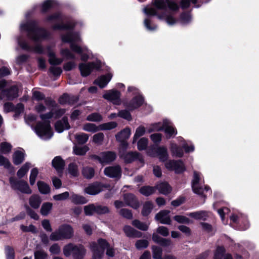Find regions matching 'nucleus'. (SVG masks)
I'll list each match as a JSON object with an SVG mask.
<instances>
[{
  "label": "nucleus",
  "instance_id": "nucleus-1",
  "mask_svg": "<svg viewBox=\"0 0 259 259\" xmlns=\"http://www.w3.org/2000/svg\"><path fill=\"white\" fill-rule=\"evenodd\" d=\"M90 248L93 252V258L92 259H101L104 252V249H107L106 254L109 257H113L114 255V249L110 247L108 243L105 240L100 239L98 240V244L93 242L90 244Z\"/></svg>",
  "mask_w": 259,
  "mask_h": 259
},
{
  "label": "nucleus",
  "instance_id": "nucleus-2",
  "mask_svg": "<svg viewBox=\"0 0 259 259\" xmlns=\"http://www.w3.org/2000/svg\"><path fill=\"white\" fill-rule=\"evenodd\" d=\"M62 40L64 42L71 43L70 47L71 50L81 55V59L83 61L88 60L89 56L86 54V53H89V51L87 48L84 47L80 48L74 44L75 42H79L81 38L79 35L77 33L74 34H67L62 36Z\"/></svg>",
  "mask_w": 259,
  "mask_h": 259
},
{
  "label": "nucleus",
  "instance_id": "nucleus-3",
  "mask_svg": "<svg viewBox=\"0 0 259 259\" xmlns=\"http://www.w3.org/2000/svg\"><path fill=\"white\" fill-rule=\"evenodd\" d=\"M21 31H26L28 32L29 37L34 40L37 41L45 37V31L38 29L33 23L27 22L21 25Z\"/></svg>",
  "mask_w": 259,
  "mask_h": 259
},
{
  "label": "nucleus",
  "instance_id": "nucleus-4",
  "mask_svg": "<svg viewBox=\"0 0 259 259\" xmlns=\"http://www.w3.org/2000/svg\"><path fill=\"white\" fill-rule=\"evenodd\" d=\"M73 231L72 227L69 225H63L59 229L52 233L50 239L53 241H57L63 239H69L72 237Z\"/></svg>",
  "mask_w": 259,
  "mask_h": 259
},
{
  "label": "nucleus",
  "instance_id": "nucleus-5",
  "mask_svg": "<svg viewBox=\"0 0 259 259\" xmlns=\"http://www.w3.org/2000/svg\"><path fill=\"white\" fill-rule=\"evenodd\" d=\"M35 131L37 135L44 140L49 139L53 135L50 125L47 121L38 123L35 128Z\"/></svg>",
  "mask_w": 259,
  "mask_h": 259
},
{
  "label": "nucleus",
  "instance_id": "nucleus-6",
  "mask_svg": "<svg viewBox=\"0 0 259 259\" xmlns=\"http://www.w3.org/2000/svg\"><path fill=\"white\" fill-rule=\"evenodd\" d=\"M201 174L196 171L194 172L193 179L192 181V187L193 192L198 195H205V191L210 190L208 186H205L204 189L200 186L199 182L201 181Z\"/></svg>",
  "mask_w": 259,
  "mask_h": 259
},
{
  "label": "nucleus",
  "instance_id": "nucleus-7",
  "mask_svg": "<svg viewBox=\"0 0 259 259\" xmlns=\"http://www.w3.org/2000/svg\"><path fill=\"white\" fill-rule=\"evenodd\" d=\"M116 157V154L111 151L102 152L99 155H94L92 156L93 159L98 160L102 164H107L112 162Z\"/></svg>",
  "mask_w": 259,
  "mask_h": 259
},
{
  "label": "nucleus",
  "instance_id": "nucleus-8",
  "mask_svg": "<svg viewBox=\"0 0 259 259\" xmlns=\"http://www.w3.org/2000/svg\"><path fill=\"white\" fill-rule=\"evenodd\" d=\"M101 67V62L97 61L91 63H81L79 66L81 74L83 76L89 75L94 70H98Z\"/></svg>",
  "mask_w": 259,
  "mask_h": 259
},
{
  "label": "nucleus",
  "instance_id": "nucleus-9",
  "mask_svg": "<svg viewBox=\"0 0 259 259\" xmlns=\"http://www.w3.org/2000/svg\"><path fill=\"white\" fill-rule=\"evenodd\" d=\"M154 129L156 131H161L164 130L167 138H170L173 135H176L177 133V130L171 125V123L168 120H164L163 125H161L160 123L154 125Z\"/></svg>",
  "mask_w": 259,
  "mask_h": 259
},
{
  "label": "nucleus",
  "instance_id": "nucleus-10",
  "mask_svg": "<svg viewBox=\"0 0 259 259\" xmlns=\"http://www.w3.org/2000/svg\"><path fill=\"white\" fill-rule=\"evenodd\" d=\"M10 183L12 187L15 190H18L23 193L31 194L32 191L28 184L24 181H16L13 179H10Z\"/></svg>",
  "mask_w": 259,
  "mask_h": 259
},
{
  "label": "nucleus",
  "instance_id": "nucleus-11",
  "mask_svg": "<svg viewBox=\"0 0 259 259\" xmlns=\"http://www.w3.org/2000/svg\"><path fill=\"white\" fill-rule=\"evenodd\" d=\"M103 97L114 104L119 105L121 103L120 93L116 90H109L105 92Z\"/></svg>",
  "mask_w": 259,
  "mask_h": 259
},
{
  "label": "nucleus",
  "instance_id": "nucleus-12",
  "mask_svg": "<svg viewBox=\"0 0 259 259\" xmlns=\"http://www.w3.org/2000/svg\"><path fill=\"white\" fill-rule=\"evenodd\" d=\"M165 166L167 169L174 170L176 173H181L185 170L184 165L181 160H168L165 162Z\"/></svg>",
  "mask_w": 259,
  "mask_h": 259
},
{
  "label": "nucleus",
  "instance_id": "nucleus-13",
  "mask_svg": "<svg viewBox=\"0 0 259 259\" xmlns=\"http://www.w3.org/2000/svg\"><path fill=\"white\" fill-rule=\"evenodd\" d=\"M170 212L169 210H161L156 214L155 219L161 224L170 225L171 222Z\"/></svg>",
  "mask_w": 259,
  "mask_h": 259
},
{
  "label": "nucleus",
  "instance_id": "nucleus-14",
  "mask_svg": "<svg viewBox=\"0 0 259 259\" xmlns=\"http://www.w3.org/2000/svg\"><path fill=\"white\" fill-rule=\"evenodd\" d=\"M104 172L106 176L110 178L119 179L121 177V168L118 165L107 167Z\"/></svg>",
  "mask_w": 259,
  "mask_h": 259
},
{
  "label": "nucleus",
  "instance_id": "nucleus-15",
  "mask_svg": "<svg viewBox=\"0 0 259 259\" xmlns=\"http://www.w3.org/2000/svg\"><path fill=\"white\" fill-rule=\"evenodd\" d=\"M120 156L124 159L126 163H130L136 159H138L142 164L144 163L143 157L136 152H131L127 153H122L120 151Z\"/></svg>",
  "mask_w": 259,
  "mask_h": 259
},
{
  "label": "nucleus",
  "instance_id": "nucleus-16",
  "mask_svg": "<svg viewBox=\"0 0 259 259\" xmlns=\"http://www.w3.org/2000/svg\"><path fill=\"white\" fill-rule=\"evenodd\" d=\"M124 201L126 205L135 209L139 207V203L136 197L132 194H126L124 195Z\"/></svg>",
  "mask_w": 259,
  "mask_h": 259
},
{
  "label": "nucleus",
  "instance_id": "nucleus-17",
  "mask_svg": "<svg viewBox=\"0 0 259 259\" xmlns=\"http://www.w3.org/2000/svg\"><path fill=\"white\" fill-rule=\"evenodd\" d=\"M131 132V130L128 128H126L121 131L118 134L116 135V138L117 140L120 142H123L122 144V146L123 147L126 148L127 146V144L126 143L124 142V141L128 139L130 135Z\"/></svg>",
  "mask_w": 259,
  "mask_h": 259
},
{
  "label": "nucleus",
  "instance_id": "nucleus-18",
  "mask_svg": "<svg viewBox=\"0 0 259 259\" xmlns=\"http://www.w3.org/2000/svg\"><path fill=\"white\" fill-rule=\"evenodd\" d=\"M35 108L38 113H40V117L43 120L50 119L53 116V110H51L50 112L46 114H41L42 113L46 111L47 108L41 103H39L38 105H37Z\"/></svg>",
  "mask_w": 259,
  "mask_h": 259
},
{
  "label": "nucleus",
  "instance_id": "nucleus-19",
  "mask_svg": "<svg viewBox=\"0 0 259 259\" xmlns=\"http://www.w3.org/2000/svg\"><path fill=\"white\" fill-rule=\"evenodd\" d=\"M103 186L100 184L96 183L89 186L84 189V192L90 195H96L102 191Z\"/></svg>",
  "mask_w": 259,
  "mask_h": 259
},
{
  "label": "nucleus",
  "instance_id": "nucleus-20",
  "mask_svg": "<svg viewBox=\"0 0 259 259\" xmlns=\"http://www.w3.org/2000/svg\"><path fill=\"white\" fill-rule=\"evenodd\" d=\"M123 230L125 235L129 237L140 238L142 236V233L141 232L134 229L130 226H124Z\"/></svg>",
  "mask_w": 259,
  "mask_h": 259
},
{
  "label": "nucleus",
  "instance_id": "nucleus-21",
  "mask_svg": "<svg viewBox=\"0 0 259 259\" xmlns=\"http://www.w3.org/2000/svg\"><path fill=\"white\" fill-rule=\"evenodd\" d=\"M112 74L109 73L106 75L101 76L95 80V83L98 84L101 88H103L106 86L111 80Z\"/></svg>",
  "mask_w": 259,
  "mask_h": 259
},
{
  "label": "nucleus",
  "instance_id": "nucleus-22",
  "mask_svg": "<svg viewBox=\"0 0 259 259\" xmlns=\"http://www.w3.org/2000/svg\"><path fill=\"white\" fill-rule=\"evenodd\" d=\"M70 128V125L68 122L66 118H63L61 120L58 121L55 124L56 130L58 133H61L65 130H68Z\"/></svg>",
  "mask_w": 259,
  "mask_h": 259
},
{
  "label": "nucleus",
  "instance_id": "nucleus-23",
  "mask_svg": "<svg viewBox=\"0 0 259 259\" xmlns=\"http://www.w3.org/2000/svg\"><path fill=\"white\" fill-rule=\"evenodd\" d=\"M144 103V99L141 96H138L132 99L128 107L130 110L135 109L141 106Z\"/></svg>",
  "mask_w": 259,
  "mask_h": 259
},
{
  "label": "nucleus",
  "instance_id": "nucleus-24",
  "mask_svg": "<svg viewBox=\"0 0 259 259\" xmlns=\"http://www.w3.org/2000/svg\"><path fill=\"white\" fill-rule=\"evenodd\" d=\"M86 251L82 245H75L73 256L74 259H82Z\"/></svg>",
  "mask_w": 259,
  "mask_h": 259
},
{
  "label": "nucleus",
  "instance_id": "nucleus-25",
  "mask_svg": "<svg viewBox=\"0 0 259 259\" xmlns=\"http://www.w3.org/2000/svg\"><path fill=\"white\" fill-rule=\"evenodd\" d=\"M25 153L23 151L18 150L13 155V161L16 165L21 163L24 160Z\"/></svg>",
  "mask_w": 259,
  "mask_h": 259
},
{
  "label": "nucleus",
  "instance_id": "nucleus-26",
  "mask_svg": "<svg viewBox=\"0 0 259 259\" xmlns=\"http://www.w3.org/2000/svg\"><path fill=\"white\" fill-rule=\"evenodd\" d=\"M41 202L40 197L37 195H32L29 199V203L31 207L34 209H37Z\"/></svg>",
  "mask_w": 259,
  "mask_h": 259
},
{
  "label": "nucleus",
  "instance_id": "nucleus-27",
  "mask_svg": "<svg viewBox=\"0 0 259 259\" xmlns=\"http://www.w3.org/2000/svg\"><path fill=\"white\" fill-rule=\"evenodd\" d=\"M156 187L159 192L163 194H167L171 191L170 186L166 182L159 183Z\"/></svg>",
  "mask_w": 259,
  "mask_h": 259
},
{
  "label": "nucleus",
  "instance_id": "nucleus-28",
  "mask_svg": "<svg viewBox=\"0 0 259 259\" xmlns=\"http://www.w3.org/2000/svg\"><path fill=\"white\" fill-rule=\"evenodd\" d=\"M52 165L58 171L62 170L64 166V162L59 156H57L52 161Z\"/></svg>",
  "mask_w": 259,
  "mask_h": 259
},
{
  "label": "nucleus",
  "instance_id": "nucleus-29",
  "mask_svg": "<svg viewBox=\"0 0 259 259\" xmlns=\"http://www.w3.org/2000/svg\"><path fill=\"white\" fill-rule=\"evenodd\" d=\"M18 89L17 87L13 86L9 90L5 92L4 94H6L8 100H12L18 96Z\"/></svg>",
  "mask_w": 259,
  "mask_h": 259
},
{
  "label": "nucleus",
  "instance_id": "nucleus-30",
  "mask_svg": "<svg viewBox=\"0 0 259 259\" xmlns=\"http://www.w3.org/2000/svg\"><path fill=\"white\" fill-rule=\"evenodd\" d=\"M71 202L75 204H84L87 202V200L83 196L73 193L70 197Z\"/></svg>",
  "mask_w": 259,
  "mask_h": 259
},
{
  "label": "nucleus",
  "instance_id": "nucleus-31",
  "mask_svg": "<svg viewBox=\"0 0 259 259\" xmlns=\"http://www.w3.org/2000/svg\"><path fill=\"white\" fill-rule=\"evenodd\" d=\"M155 191V188L149 186H145L139 189L140 193L146 196H148L153 194Z\"/></svg>",
  "mask_w": 259,
  "mask_h": 259
},
{
  "label": "nucleus",
  "instance_id": "nucleus-32",
  "mask_svg": "<svg viewBox=\"0 0 259 259\" xmlns=\"http://www.w3.org/2000/svg\"><path fill=\"white\" fill-rule=\"evenodd\" d=\"M156 152L159 159L161 161L166 160L168 158L167 150L164 147H159L156 149Z\"/></svg>",
  "mask_w": 259,
  "mask_h": 259
},
{
  "label": "nucleus",
  "instance_id": "nucleus-33",
  "mask_svg": "<svg viewBox=\"0 0 259 259\" xmlns=\"http://www.w3.org/2000/svg\"><path fill=\"white\" fill-rule=\"evenodd\" d=\"M37 185L39 191L41 194H47L50 192V187L48 184L44 182L38 181Z\"/></svg>",
  "mask_w": 259,
  "mask_h": 259
},
{
  "label": "nucleus",
  "instance_id": "nucleus-34",
  "mask_svg": "<svg viewBox=\"0 0 259 259\" xmlns=\"http://www.w3.org/2000/svg\"><path fill=\"white\" fill-rule=\"evenodd\" d=\"M53 204L50 202H46L42 204L41 209L40 213L42 215H47L52 210Z\"/></svg>",
  "mask_w": 259,
  "mask_h": 259
},
{
  "label": "nucleus",
  "instance_id": "nucleus-35",
  "mask_svg": "<svg viewBox=\"0 0 259 259\" xmlns=\"http://www.w3.org/2000/svg\"><path fill=\"white\" fill-rule=\"evenodd\" d=\"M31 167V164L29 162L25 163L17 172V176L19 178L23 177Z\"/></svg>",
  "mask_w": 259,
  "mask_h": 259
},
{
  "label": "nucleus",
  "instance_id": "nucleus-36",
  "mask_svg": "<svg viewBox=\"0 0 259 259\" xmlns=\"http://www.w3.org/2000/svg\"><path fill=\"white\" fill-rule=\"evenodd\" d=\"M153 207V204L150 201L146 202L143 207L142 213L143 215L146 216L148 215L152 210Z\"/></svg>",
  "mask_w": 259,
  "mask_h": 259
},
{
  "label": "nucleus",
  "instance_id": "nucleus-37",
  "mask_svg": "<svg viewBox=\"0 0 259 259\" xmlns=\"http://www.w3.org/2000/svg\"><path fill=\"white\" fill-rule=\"evenodd\" d=\"M82 174L85 178L91 179L94 177L95 171L92 167L87 166L82 169Z\"/></svg>",
  "mask_w": 259,
  "mask_h": 259
},
{
  "label": "nucleus",
  "instance_id": "nucleus-38",
  "mask_svg": "<svg viewBox=\"0 0 259 259\" xmlns=\"http://www.w3.org/2000/svg\"><path fill=\"white\" fill-rule=\"evenodd\" d=\"M89 150L87 146H75L73 148V151L75 154L77 155H84Z\"/></svg>",
  "mask_w": 259,
  "mask_h": 259
},
{
  "label": "nucleus",
  "instance_id": "nucleus-39",
  "mask_svg": "<svg viewBox=\"0 0 259 259\" xmlns=\"http://www.w3.org/2000/svg\"><path fill=\"white\" fill-rule=\"evenodd\" d=\"M171 151L173 156L181 157L183 155V151L175 144H172L171 146Z\"/></svg>",
  "mask_w": 259,
  "mask_h": 259
},
{
  "label": "nucleus",
  "instance_id": "nucleus-40",
  "mask_svg": "<svg viewBox=\"0 0 259 259\" xmlns=\"http://www.w3.org/2000/svg\"><path fill=\"white\" fill-rule=\"evenodd\" d=\"M132 225L137 228L143 231H146L148 230L149 227V224L141 222L138 220H134L132 222Z\"/></svg>",
  "mask_w": 259,
  "mask_h": 259
},
{
  "label": "nucleus",
  "instance_id": "nucleus-41",
  "mask_svg": "<svg viewBox=\"0 0 259 259\" xmlns=\"http://www.w3.org/2000/svg\"><path fill=\"white\" fill-rule=\"evenodd\" d=\"M82 129L88 132L95 133L98 131L100 128H98L95 124L87 123L83 125Z\"/></svg>",
  "mask_w": 259,
  "mask_h": 259
},
{
  "label": "nucleus",
  "instance_id": "nucleus-42",
  "mask_svg": "<svg viewBox=\"0 0 259 259\" xmlns=\"http://www.w3.org/2000/svg\"><path fill=\"white\" fill-rule=\"evenodd\" d=\"M12 148V145L9 143L2 142L0 144V151L3 154H6L10 153Z\"/></svg>",
  "mask_w": 259,
  "mask_h": 259
},
{
  "label": "nucleus",
  "instance_id": "nucleus-43",
  "mask_svg": "<svg viewBox=\"0 0 259 259\" xmlns=\"http://www.w3.org/2000/svg\"><path fill=\"white\" fill-rule=\"evenodd\" d=\"M74 247L75 245L71 243L65 245L63 249L64 255L66 256H69L71 254L73 255Z\"/></svg>",
  "mask_w": 259,
  "mask_h": 259
},
{
  "label": "nucleus",
  "instance_id": "nucleus-44",
  "mask_svg": "<svg viewBox=\"0 0 259 259\" xmlns=\"http://www.w3.org/2000/svg\"><path fill=\"white\" fill-rule=\"evenodd\" d=\"M189 215L197 220H205L208 216L207 213L204 211L190 213Z\"/></svg>",
  "mask_w": 259,
  "mask_h": 259
},
{
  "label": "nucleus",
  "instance_id": "nucleus-45",
  "mask_svg": "<svg viewBox=\"0 0 259 259\" xmlns=\"http://www.w3.org/2000/svg\"><path fill=\"white\" fill-rule=\"evenodd\" d=\"M153 257L154 259H162V250L161 248L153 246L152 247Z\"/></svg>",
  "mask_w": 259,
  "mask_h": 259
},
{
  "label": "nucleus",
  "instance_id": "nucleus-46",
  "mask_svg": "<svg viewBox=\"0 0 259 259\" xmlns=\"http://www.w3.org/2000/svg\"><path fill=\"white\" fill-rule=\"evenodd\" d=\"M75 139L78 143L84 144L88 141L89 139V136L86 134L81 133L76 135Z\"/></svg>",
  "mask_w": 259,
  "mask_h": 259
},
{
  "label": "nucleus",
  "instance_id": "nucleus-47",
  "mask_svg": "<svg viewBox=\"0 0 259 259\" xmlns=\"http://www.w3.org/2000/svg\"><path fill=\"white\" fill-rule=\"evenodd\" d=\"M68 172L73 177H77L79 172L77 165L75 163H71L68 167Z\"/></svg>",
  "mask_w": 259,
  "mask_h": 259
},
{
  "label": "nucleus",
  "instance_id": "nucleus-48",
  "mask_svg": "<svg viewBox=\"0 0 259 259\" xmlns=\"http://www.w3.org/2000/svg\"><path fill=\"white\" fill-rule=\"evenodd\" d=\"M102 119V116L98 113H93L89 115L87 117V120L91 121H100Z\"/></svg>",
  "mask_w": 259,
  "mask_h": 259
},
{
  "label": "nucleus",
  "instance_id": "nucleus-49",
  "mask_svg": "<svg viewBox=\"0 0 259 259\" xmlns=\"http://www.w3.org/2000/svg\"><path fill=\"white\" fill-rule=\"evenodd\" d=\"M84 213L86 215H91L96 213L95 205L89 204L84 207Z\"/></svg>",
  "mask_w": 259,
  "mask_h": 259
},
{
  "label": "nucleus",
  "instance_id": "nucleus-50",
  "mask_svg": "<svg viewBox=\"0 0 259 259\" xmlns=\"http://www.w3.org/2000/svg\"><path fill=\"white\" fill-rule=\"evenodd\" d=\"M49 62L51 64L57 65L61 63L62 60L60 59L56 58L55 56V54L53 52H50L49 53Z\"/></svg>",
  "mask_w": 259,
  "mask_h": 259
},
{
  "label": "nucleus",
  "instance_id": "nucleus-51",
  "mask_svg": "<svg viewBox=\"0 0 259 259\" xmlns=\"http://www.w3.org/2000/svg\"><path fill=\"white\" fill-rule=\"evenodd\" d=\"M38 174V171L36 168H34L31 170L29 177V182L31 185H33L35 184Z\"/></svg>",
  "mask_w": 259,
  "mask_h": 259
},
{
  "label": "nucleus",
  "instance_id": "nucleus-52",
  "mask_svg": "<svg viewBox=\"0 0 259 259\" xmlns=\"http://www.w3.org/2000/svg\"><path fill=\"white\" fill-rule=\"evenodd\" d=\"M145 133V128L143 126H140L138 127L136 131V133L135 134L134 139H133V143H135L137 139L139 137L143 136Z\"/></svg>",
  "mask_w": 259,
  "mask_h": 259
},
{
  "label": "nucleus",
  "instance_id": "nucleus-53",
  "mask_svg": "<svg viewBox=\"0 0 259 259\" xmlns=\"http://www.w3.org/2000/svg\"><path fill=\"white\" fill-rule=\"evenodd\" d=\"M117 126V123L115 122H109L102 124L100 125V130H109L115 128Z\"/></svg>",
  "mask_w": 259,
  "mask_h": 259
},
{
  "label": "nucleus",
  "instance_id": "nucleus-54",
  "mask_svg": "<svg viewBox=\"0 0 259 259\" xmlns=\"http://www.w3.org/2000/svg\"><path fill=\"white\" fill-rule=\"evenodd\" d=\"M147 145L148 139L142 138L138 142V148L139 150H144L146 148Z\"/></svg>",
  "mask_w": 259,
  "mask_h": 259
},
{
  "label": "nucleus",
  "instance_id": "nucleus-55",
  "mask_svg": "<svg viewBox=\"0 0 259 259\" xmlns=\"http://www.w3.org/2000/svg\"><path fill=\"white\" fill-rule=\"evenodd\" d=\"M69 193L68 192H65L58 195H55L53 196V198L55 200L62 201L67 199L69 197Z\"/></svg>",
  "mask_w": 259,
  "mask_h": 259
},
{
  "label": "nucleus",
  "instance_id": "nucleus-56",
  "mask_svg": "<svg viewBox=\"0 0 259 259\" xmlns=\"http://www.w3.org/2000/svg\"><path fill=\"white\" fill-rule=\"evenodd\" d=\"M96 213L98 214H104L109 211L108 208L105 206L95 205Z\"/></svg>",
  "mask_w": 259,
  "mask_h": 259
},
{
  "label": "nucleus",
  "instance_id": "nucleus-57",
  "mask_svg": "<svg viewBox=\"0 0 259 259\" xmlns=\"http://www.w3.org/2000/svg\"><path fill=\"white\" fill-rule=\"evenodd\" d=\"M174 219L179 223L189 224V219L185 216L178 215L174 217Z\"/></svg>",
  "mask_w": 259,
  "mask_h": 259
},
{
  "label": "nucleus",
  "instance_id": "nucleus-58",
  "mask_svg": "<svg viewBox=\"0 0 259 259\" xmlns=\"http://www.w3.org/2000/svg\"><path fill=\"white\" fill-rule=\"evenodd\" d=\"M148 245V242L146 240H139L135 244V246L138 249H141L146 248Z\"/></svg>",
  "mask_w": 259,
  "mask_h": 259
},
{
  "label": "nucleus",
  "instance_id": "nucleus-59",
  "mask_svg": "<svg viewBox=\"0 0 259 259\" xmlns=\"http://www.w3.org/2000/svg\"><path fill=\"white\" fill-rule=\"evenodd\" d=\"M54 0H47L42 5V10L43 11H47L49 8L53 7L55 4Z\"/></svg>",
  "mask_w": 259,
  "mask_h": 259
},
{
  "label": "nucleus",
  "instance_id": "nucleus-60",
  "mask_svg": "<svg viewBox=\"0 0 259 259\" xmlns=\"http://www.w3.org/2000/svg\"><path fill=\"white\" fill-rule=\"evenodd\" d=\"M156 232L162 235L164 237H166L169 234L168 229L164 226H160L157 228Z\"/></svg>",
  "mask_w": 259,
  "mask_h": 259
},
{
  "label": "nucleus",
  "instance_id": "nucleus-61",
  "mask_svg": "<svg viewBox=\"0 0 259 259\" xmlns=\"http://www.w3.org/2000/svg\"><path fill=\"white\" fill-rule=\"evenodd\" d=\"M104 134L101 133L95 134L93 138V141L98 144H101L104 139Z\"/></svg>",
  "mask_w": 259,
  "mask_h": 259
},
{
  "label": "nucleus",
  "instance_id": "nucleus-62",
  "mask_svg": "<svg viewBox=\"0 0 259 259\" xmlns=\"http://www.w3.org/2000/svg\"><path fill=\"white\" fill-rule=\"evenodd\" d=\"M225 252L223 247H218L214 253V259H221Z\"/></svg>",
  "mask_w": 259,
  "mask_h": 259
},
{
  "label": "nucleus",
  "instance_id": "nucleus-63",
  "mask_svg": "<svg viewBox=\"0 0 259 259\" xmlns=\"http://www.w3.org/2000/svg\"><path fill=\"white\" fill-rule=\"evenodd\" d=\"M47 256V254L42 250H38L34 253L35 259H46Z\"/></svg>",
  "mask_w": 259,
  "mask_h": 259
},
{
  "label": "nucleus",
  "instance_id": "nucleus-64",
  "mask_svg": "<svg viewBox=\"0 0 259 259\" xmlns=\"http://www.w3.org/2000/svg\"><path fill=\"white\" fill-rule=\"evenodd\" d=\"M6 252L7 259H14L15 257V252L14 249L8 246L6 248Z\"/></svg>",
  "mask_w": 259,
  "mask_h": 259
}]
</instances>
